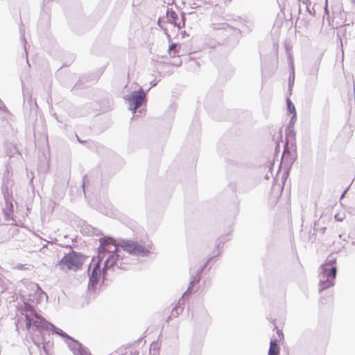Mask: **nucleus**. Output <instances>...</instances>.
I'll use <instances>...</instances> for the list:
<instances>
[{
	"instance_id": "1",
	"label": "nucleus",
	"mask_w": 355,
	"mask_h": 355,
	"mask_svg": "<svg viewBox=\"0 0 355 355\" xmlns=\"http://www.w3.org/2000/svg\"><path fill=\"white\" fill-rule=\"evenodd\" d=\"M336 258L328 257L324 263L319 268V292H322L334 285V280L336 277L337 268Z\"/></svg>"
},
{
	"instance_id": "2",
	"label": "nucleus",
	"mask_w": 355,
	"mask_h": 355,
	"mask_svg": "<svg viewBox=\"0 0 355 355\" xmlns=\"http://www.w3.org/2000/svg\"><path fill=\"white\" fill-rule=\"evenodd\" d=\"M115 249L114 252L121 254L119 248H121L124 252L133 256L148 257L150 252L144 246L139 244L136 241L121 239L117 243L114 244Z\"/></svg>"
},
{
	"instance_id": "3",
	"label": "nucleus",
	"mask_w": 355,
	"mask_h": 355,
	"mask_svg": "<svg viewBox=\"0 0 355 355\" xmlns=\"http://www.w3.org/2000/svg\"><path fill=\"white\" fill-rule=\"evenodd\" d=\"M85 259L86 257L82 253L71 250L64 254L58 262V266L62 270L77 271L82 268Z\"/></svg>"
},
{
	"instance_id": "4",
	"label": "nucleus",
	"mask_w": 355,
	"mask_h": 355,
	"mask_svg": "<svg viewBox=\"0 0 355 355\" xmlns=\"http://www.w3.org/2000/svg\"><path fill=\"white\" fill-rule=\"evenodd\" d=\"M332 10V21H330L329 11L327 8V0H326V6L324 7V13L329 21V25L336 28L346 26L347 12L343 9V6L340 0H336L331 6Z\"/></svg>"
},
{
	"instance_id": "5",
	"label": "nucleus",
	"mask_w": 355,
	"mask_h": 355,
	"mask_svg": "<svg viewBox=\"0 0 355 355\" xmlns=\"http://www.w3.org/2000/svg\"><path fill=\"white\" fill-rule=\"evenodd\" d=\"M50 330L60 336L62 338H67V340L66 342L67 345L74 355H89L87 349L85 347L78 341L74 340L61 329L56 327L53 324V327H51Z\"/></svg>"
},
{
	"instance_id": "6",
	"label": "nucleus",
	"mask_w": 355,
	"mask_h": 355,
	"mask_svg": "<svg viewBox=\"0 0 355 355\" xmlns=\"http://www.w3.org/2000/svg\"><path fill=\"white\" fill-rule=\"evenodd\" d=\"M101 268L99 261L96 263L89 273V282L87 285V297L89 299L94 298L98 293V285L100 279H102Z\"/></svg>"
},
{
	"instance_id": "7",
	"label": "nucleus",
	"mask_w": 355,
	"mask_h": 355,
	"mask_svg": "<svg viewBox=\"0 0 355 355\" xmlns=\"http://www.w3.org/2000/svg\"><path fill=\"white\" fill-rule=\"evenodd\" d=\"M123 259V258L122 255L117 252H112L109 254V257L104 262V266L101 269L102 283L105 280V275L108 268L116 266L117 268L123 270L127 269L126 267L123 266V262L122 261Z\"/></svg>"
},
{
	"instance_id": "8",
	"label": "nucleus",
	"mask_w": 355,
	"mask_h": 355,
	"mask_svg": "<svg viewBox=\"0 0 355 355\" xmlns=\"http://www.w3.org/2000/svg\"><path fill=\"white\" fill-rule=\"evenodd\" d=\"M125 99L129 103V109L135 113L136 110L146 102V93L140 88L139 90L132 92L130 94L126 95Z\"/></svg>"
},
{
	"instance_id": "9",
	"label": "nucleus",
	"mask_w": 355,
	"mask_h": 355,
	"mask_svg": "<svg viewBox=\"0 0 355 355\" xmlns=\"http://www.w3.org/2000/svg\"><path fill=\"white\" fill-rule=\"evenodd\" d=\"M166 15L167 21L178 27V29L184 26L186 19L184 12H181V17L180 19L178 13L175 10L172 8H167Z\"/></svg>"
},
{
	"instance_id": "10",
	"label": "nucleus",
	"mask_w": 355,
	"mask_h": 355,
	"mask_svg": "<svg viewBox=\"0 0 355 355\" xmlns=\"http://www.w3.org/2000/svg\"><path fill=\"white\" fill-rule=\"evenodd\" d=\"M35 320L32 318V325L35 330L40 331V334L42 335L43 330H49L51 327H53V324L50 322L45 320L42 316L40 314H36V315L33 316Z\"/></svg>"
},
{
	"instance_id": "11",
	"label": "nucleus",
	"mask_w": 355,
	"mask_h": 355,
	"mask_svg": "<svg viewBox=\"0 0 355 355\" xmlns=\"http://www.w3.org/2000/svg\"><path fill=\"white\" fill-rule=\"evenodd\" d=\"M22 311L25 312L26 327L29 329L32 325L31 316L36 315L37 313L32 305L26 302H24Z\"/></svg>"
},
{
	"instance_id": "12",
	"label": "nucleus",
	"mask_w": 355,
	"mask_h": 355,
	"mask_svg": "<svg viewBox=\"0 0 355 355\" xmlns=\"http://www.w3.org/2000/svg\"><path fill=\"white\" fill-rule=\"evenodd\" d=\"M5 198V207L3 208V212L6 218H10L14 211L13 204L10 201L9 198L4 196Z\"/></svg>"
},
{
	"instance_id": "13",
	"label": "nucleus",
	"mask_w": 355,
	"mask_h": 355,
	"mask_svg": "<svg viewBox=\"0 0 355 355\" xmlns=\"http://www.w3.org/2000/svg\"><path fill=\"white\" fill-rule=\"evenodd\" d=\"M280 348L276 338H272L270 342V347L268 355H279Z\"/></svg>"
},
{
	"instance_id": "14",
	"label": "nucleus",
	"mask_w": 355,
	"mask_h": 355,
	"mask_svg": "<svg viewBox=\"0 0 355 355\" xmlns=\"http://www.w3.org/2000/svg\"><path fill=\"white\" fill-rule=\"evenodd\" d=\"M35 286L36 288L35 295L33 298L30 297L29 300H31L32 302L36 301V302L37 303L43 296L47 297V295L41 289V288L37 284H36Z\"/></svg>"
},
{
	"instance_id": "15",
	"label": "nucleus",
	"mask_w": 355,
	"mask_h": 355,
	"mask_svg": "<svg viewBox=\"0 0 355 355\" xmlns=\"http://www.w3.org/2000/svg\"><path fill=\"white\" fill-rule=\"evenodd\" d=\"M183 304L184 303H181V300H180L178 304L173 307L171 311V315H173V317H178L180 313H182L184 310V307L182 306Z\"/></svg>"
},
{
	"instance_id": "16",
	"label": "nucleus",
	"mask_w": 355,
	"mask_h": 355,
	"mask_svg": "<svg viewBox=\"0 0 355 355\" xmlns=\"http://www.w3.org/2000/svg\"><path fill=\"white\" fill-rule=\"evenodd\" d=\"M180 46L177 43L171 44L168 47V53L171 56L175 57L179 56Z\"/></svg>"
},
{
	"instance_id": "17",
	"label": "nucleus",
	"mask_w": 355,
	"mask_h": 355,
	"mask_svg": "<svg viewBox=\"0 0 355 355\" xmlns=\"http://www.w3.org/2000/svg\"><path fill=\"white\" fill-rule=\"evenodd\" d=\"M100 246H106L109 244L113 245L114 246L115 243H117L118 241H116L114 239L111 237H103L99 239Z\"/></svg>"
},
{
	"instance_id": "18",
	"label": "nucleus",
	"mask_w": 355,
	"mask_h": 355,
	"mask_svg": "<svg viewBox=\"0 0 355 355\" xmlns=\"http://www.w3.org/2000/svg\"><path fill=\"white\" fill-rule=\"evenodd\" d=\"M296 121V118H293V116L291 117L290 121H289V123H288V125L287 127V128L286 129V136L288 137H295V133L293 132V130H291V128H292L295 123Z\"/></svg>"
},
{
	"instance_id": "19",
	"label": "nucleus",
	"mask_w": 355,
	"mask_h": 355,
	"mask_svg": "<svg viewBox=\"0 0 355 355\" xmlns=\"http://www.w3.org/2000/svg\"><path fill=\"white\" fill-rule=\"evenodd\" d=\"M19 33H20V40L21 41V43L24 45V51H25V53H26V58H28V53H27V51H26V38H25L24 27L20 26V28H19ZM26 59H27V62H28V58H26Z\"/></svg>"
},
{
	"instance_id": "20",
	"label": "nucleus",
	"mask_w": 355,
	"mask_h": 355,
	"mask_svg": "<svg viewBox=\"0 0 355 355\" xmlns=\"http://www.w3.org/2000/svg\"><path fill=\"white\" fill-rule=\"evenodd\" d=\"M211 27L214 30H223L227 29V28H232L227 23H212Z\"/></svg>"
},
{
	"instance_id": "21",
	"label": "nucleus",
	"mask_w": 355,
	"mask_h": 355,
	"mask_svg": "<svg viewBox=\"0 0 355 355\" xmlns=\"http://www.w3.org/2000/svg\"><path fill=\"white\" fill-rule=\"evenodd\" d=\"M287 109L288 111L293 114V119L296 118L297 114L295 108V105L291 102L290 98L286 99Z\"/></svg>"
},
{
	"instance_id": "22",
	"label": "nucleus",
	"mask_w": 355,
	"mask_h": 355,
	"mask_svg": "<svg viewBox=\"0 0 355 355\" xmlns=\"http://www.w3.org/2000/svg\"><path fill=\"white\" fill-rule=\"evenodd\" d=\"M319 67H320V61H316L313 67H311V69H310V74H312L313 76H315V77H317L318 76V70H319Z\"/></svg>"
},
{
	"instance_id": "23",
	"label": "nucleus",
	"mask_w": 355,
	"mask_h": 355,
	"mask_svg": "<svg viewBox=\"0 0 355 355\" xmlns=\"http://www.w3.org/2000/svg\"><path fill=\"white\" fill-rule=\"evenodd\" d=\"M195 284H196L194 282H193L192 280H190L189 286L188 288L187 289V291L183 293L182 298H183L184 296H187V295H189L191 294V289L192 286Z\"/></svg>"
},
{
	"instance_id": "24",
	"label": "nucleus",
	"mask_w": 355,
	"mask_h": 355,
	"mask_svg": "<svg viewBox=\"0 0 355 355\" xmlns=\"http://www.w3.org/2000/svg\"><path fill=\"white\" fill-rule=\"evenodd\" d=\"M195 284H196L194 282H193L192 280H190L189 286L188 288L187 289V291L183 293L182 298H183L184 296H187V295H189L191 294V289L192 286Z\"/></svg>"
},
{
	"instance_id": "25",
	"label": "nucleus",
	"mask_w": 355,
	"mask_h": 355,
	"mask_svg": "<svg viewBox=\"0 0 355 355\" xmlns=\"http://www.w3.org/2000/svg\"><path fill=\"white\" fill-rule=\"evenodd\" d=\"M209 261H207L202 266L200 267L197 272H196V275H199L200 277L201 276V273L203 272V270H205V268H206L207 263H208Z\"/></svg>"
},
{
	"instance_id": "26",
	"label": "nucleus",
	"mask_w": 355,
	"mask_h": 355,
	"mask_svg": "<svg viewBox=\"0 0 355 355\" xmlns=\"http://www.w3.org/2000/svg\"><path fill=\"white\" fill-rule=\"evenodd\" d=\"M193 282H194L195 284H198L200 281V277L199 275H195V276H193L191 279Z\"/></svg>"
},
{
	"instance_id": "27",
	"label": "nucleus",
	"mask_w": 355,
	"mask_h": 355,
	"mask_svg": "<svg viewBox=\"0 0 355 355\" xmlns=\"http://www.w3.org/2000/svg\"><path fill=\"white\" fill-rule=\"evenodd\" d=\"M294 79H295V75H294V72H293V74H290V76H289V82H288L289 87H291L293 84Z\"/></svg>"
},
{
	"instance_id": "28",
	"label": "nucleus",
	"mask_w": 355,
	"mask_h": 355,
	"mask_svg": "<svg viewBox=\"0 0 355 355\" xmlns=\"http://www.w3.org/2000/svg\"><path fill=\"white\" fill-rule=\"evenodd\" d=\"M6 111V107L3 102L0 99V113Z\"/></svg>"
},
{
	"instance_id": "29",
	"label": "nucleus",
	"mask_w": 355,
	"mask_h": 355,
	"mask_svg": "<svg viewBox=\"0 0 355 355\" xmlns=\"http://www.w3.org/2000/svg\"><path fill=\"white\" fill-rule=\"evenodd\" d=\"M223 243H224V241H222L220 239H219V240L217 241V243H216V247H217V248L218 249L220 246H223Z\"/></svg>"
},
{
	"instance_id": "30",
	"label": "nucleus",
	"mask_w": 355,
	"mask_h": 355,
	"mask_svg": "<svg viewBox=\"0 0 355 355\" xmlns=\"http://www.w3.org/2000/svg\"><path fill=\"white\" fill-rule=\"evenodd\" d=\"M87 176L85 175L83 177V184H82V187H83V191L84 193H85V179H86Z\"/></svg>"
},
{
	"instance_id": "31",
	"label": "nucleus",
	"mask_w": 355,
	"mask_h": 355,
	"mask_svg": "<svg viewBox=\"0 0 355 355\" xmlns=\"http://www.w3.org/2000/svg\"><path fill=\"white\" fill-rule=\"evenodd\" d=\"M349 187H348L342 193L341 195V198H343L345 196V195L347 193L348 189H349Z\"/></svg>"
},
{
	"instance_id": "32",
	"label": "nucleus",
	"mask_w": 355,
	"mask_h": 355,
	"mask_svg": "<svg viewBox=\"0 0 355 355\" xmlns=\"http://www.w3.org/2000/svg\"><path fill=\"white\" fill-rule=\"evenodd\" d=\"M76 137H77V139H78V142H80L81 144H83L85 142V141L80 139L78 136H76Z\"/></svg>"
},
{
	"instance_id": "33",
	"label": "nucleus",
	"mask_w": 355,
	"mask_h": 355,
	"mask_svg": "<svg viewBox=\"0 0 355 355\" xmlns=\"http://www.w3.org/2000/svg\"><path fill=\"white\" fill-rule=\"evenodd\" d=\"M325 230H326V227H322V228H320V232H321V233H322V234H324V232H325Z\"/></svg>"
},
{
	"instance_id": "34",
	"label": "nucleus",
	"mask_w": 355,
	"mask_h": 355,
	"mask_svg": "<svg viewBox=\"0 0 355 355\" xmlns=\"http://www.w3.org/2000/svg\"><path fill=\"white\" fill-rule=\"evenodd\" d=\"M172 317H173V315H169V316L168 317V318L166 319V321L167 322H168L170 321V320L171 319V318H172Z\"/></svg>"
},
{
	"instance_id": "35",
	"label": "nucleus",
	"mask_w": 355,
	"mask_h": 355,
	"mask_svg": "<svg viewBox=\"0 0 355 355\" xmlns=\"http://www.w3.org/2000/svg\"><path fill=\"white\" fill-rule=\"evenodd\" d=\"M307 10H309V12L311 13L312 10H309V8H307Z\"/></svg>"
},
{
	"instance_id": "36",
	"label": "nucleus",
	"mask_w": 355,
	"mask_h": 355,
	"mask_svg": "<svg viewBox=\"0 0 355 355\" xmlns=\"http://www.w3.org/2000/svg\"><path fill=\"white\" fill-rule=\"evenodd\" d=\"M307 10H309V12L311 13L312 10H309V8H307Z\"/></svg>"
},
{
	"instance_id": "37",
	"label": "nucleus",
	"mask_w": 355,
	"mask_h": 355,
	"mask_svg": "<svg viewBox=\"0 0 355 355\" xmlns=\"http://www.w3.org/2000/svg\"><path fill=\"white\" fill-rule=\"evenodd\" d=\"M307 10H309V12L311 13L312 10H309V8H307Z\"/></svg>"
},
{
	"instance_id": "38",
	"label": "nucleus",
	"mask_w": 355,
	"mask_h": 355,
	"mask_svg": "<svg viewBox=\"0 0 355 355\" xmlns=\"http://www.w3.org/2000/svg\"><path fill=\"white\" fill-rule=\"evenodd\" d=\"M180 64H181V62H180L179 63H175V64L180 65Z\"/></svg>"
},
{
	"instance_id": "39",
	"label": "nucleus",
	"mask_w": 355,
	"mask_h": 355,
	"mask_svg": "<svg viewBox=\"0 0 355 355\" xmlns=\"http://www.w3.org/2000/svg\"><path fill=\"white\" fill-rule=\"evenodd\" d=\"M214 255H212L211 257L208 261H209L211 258H214Z\"/></svg>"
},
{
	"instance_id": "40",
	"label": "nucleus",
	"mask_w": 355,
	"mask_h": 355,
	"mask_svg": "<svg viewBox=\"0 0 355 355\" xmlns=\"http://www.w3.org/2000/svg\"><path fill=\"white\" fill-rule=\"evenodd\" d=\"M214 255H212L211 257L208 261H209L211 258H214Z\"/></svg>"
},
{
	"instance_id": "41",
	"label": "nucleus",
	"mask_w": 355,
	"mask_h": 355,
	"mask_svg": "<svg viewBox=\"0 0 355 355\" xmlns=\"http://www.w3.org/2000/svg\"><path fill=\"white\" fill-rule=\"evenodd\" d=\"M353 3H355V0H352Z\"/></svg>"
}]
</instances>
